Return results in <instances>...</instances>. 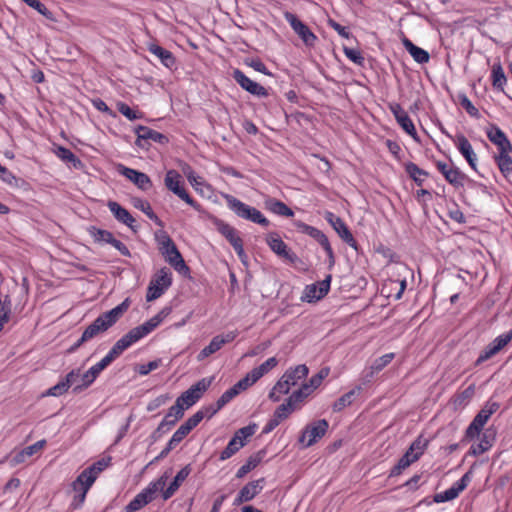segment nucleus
I'll use <instances>...</instances> for the list:
<instances>
[{
    "label": "nucleus",
    "instance_id": "1",
    "mask_svg": "<svg viewBox=\"0 0 512 512\" xmlns=\"http://www.w3.org/2000/svg\"><path fill=\"white\" fill-rule=\"evenodd\" d=\"M130 305L129 299H125L122 303L113 309L100 314L82 333V341H90L100 334L111 328L128 310Z\"/></svg>",
    "mask_w": 512,
    "mask_h": 512
},
{
    "label": "nucleus",
    "instance_id": "2",
    "mask_svg": "<svg viewBox=\"0 0 512 512\" xmlns=\"http://www.w3.org/2000/svg\"><path fill=\"white\" fill-rule=\"evenodd\" d=\"M213 377L202 378L197 383L193 384L188 390L183 392L172 406V412L175 410L177 418L184 416L185 409L193 406L211 386Z\"/></svg>",
    "mask_w": 512,
    "mask_h": 512
},
{
    "label": "nucleus",
    "instance_id": "3",
    "mask_svg": "<svg viewBox=\"0 0 512 512\" xmlns=\"http://www.w3.org/2000/svg\"><path fill=\"white\" fill-rule=\"evenodd\" d=\"M225 200L228 208L233 211L237 217L263 227L270 225V221L255 207L242 202L232 195H225Z\"/></svg>",
    "mask_w": 512,
    "mask_h": 512
},
{
    "label": "nucleus",
    "instance_id": "4",
    "mask_svg": "<svg viewBox=\"0 0 512 512\" xmlns=\"http://www.w3.org/2000/svg\"><path fill=\"white\" fill-rule=\"evenodd\" d=\"M157 241L160 245L159 250L165 256L166 261L179 273L189 272V267L186 265L181 253L171 237L163 232L157 236Z\"/></svg>",
    "mask_w": 512,
    "mask_h": 512
},
{
    "label": "nucleus",
    "instance_id": "5",
    "mask_svg": "<svg viewBox=\"0 0 512 512\" xmlns=\"http://www.w3.org/2000/svg\"><path fill=\"white\" fill-rule=\"evenodd\" d=\"M500 405L497 402L488 401L482 409L476 414L472 422L469 424L465 431L462 442H469L476 437L480 436L485 424L492 414H494Z\"/></svg>",
    "mask_w": 512,
    "mask_h": 512
},
{
    "label": "nucleus",
    "instance_id": "6",
    "mask_svg": "<svg viewBox=\"0 0 512 512\" xmlns=\"http://www.w3.org/2000/svg\"><path fill=\"white\" fill-rule=\"evenodd\" d=\"M171 311V307H164L151 319L131 329L128 333H126L123 336L124 339H126L128 345H133L134 343H136L137 341L151 333L161 324V322L171 313Z\"/></svg>",
    "mask_w": 512,
    "mask_h": 512
},
{
    "label": "nucleus",
    "instance_id": "7",
    "mask_svg": "<svg viewBox=\"0 0 512 512\" xmlns=\"http://www.w3.org/2000/svg\"><path fill=\"white\" fill-rule=\"evenodd\" d=\"M168 476L163 475L158 480L151 482L145 489L138 493L125 507L126 512H135L152 502L156 493L166 485Z\"/></svg>",
    "mask_w": 512,
    "mask_h": 512
},
{
    "label": "nucleus",
    "instance_id": "8",
    "mask_svg": "<svg viewBox=\"0 0 512 512\" xmlns=\"http://www.w3.org/2000/svg\"><path fill=\"white\" fill-rule=\"evenodd\" d=\"M212 222L217 231L232 245L238 257L242 262H244L247 255L244 251L243 241L239 236L238 231L233 226L219 218H213Z\"/></svg>",
    "mask_w": 512,
    "mask_h": 512
},
{
    "label": "nucleus",
    "instance_id": "9",
    "mask_svg": "<svg viewBox=\"0 0 512 512\" xmlns=\"http://www.w3.org/2000/svg\"><path fill=\"white\" fill-rule=\"evenodd\" d=\"M308 371L304 364L288 369L275 384V389L279 390V394H288L292 386L308 375Z\"/></svg>",
    "mask_w": 512,
    "mask_h": 512
},
{
    "label": "nucleus",
    "instance_id": "10",
    "mask_svg": "<svg viewBox=\"0 0 512 512\" xmlns=\"http://www.w3.org/2000/svg\"><path fill=\"white\" fill-rule=\"evenodd\" d=\"M329 424L325 419L317 420L307 425L299 437V442L305 448L312 446L318 439L322 438L327 430Z\"/></svg>",
    "mask_w": 512,
    "mask_h": 512
},
{
    "label": "nucleus",
    "instance_id": "11",
    "mask_svg": "<svg viewBox=\"0 0 512 512\" xmlns=\"http://www.w3.org/2000/svg\"><path fill=\"white\" fill-rule=\"evenodd\" d=\"M284 18L306 46H314L317 37L306 24L291 12H286Z\"/></svg>",
    "mask_w": 512,
    "mask_h": 512
},
{
    "label": "nucleus",
    "instance_id": "12",
    "mask_svg": "<svg viewBox=\"0 0 512 512\" xmlns=\"http://www.w3.org/2000/svg\"><path fill=\"white\" fill-rule=\"evenodd\" d=\"M512 339V331L501 334L488 344L480 353L475 365H480L499 353Z\"/></svg>",
    "mask_w": 512,
    "mask_h": 512
},
{
    "label": "nucleus",
    "instance_id": "13",
    "mask_svg": "<svg viewBox=\"0 0 512 512\" xmlns=\"http://www.w3.org/2000/svg\"><path fill=\"white\" fill-rule=\"evenodd\" d=\"M134 132L137 135L135 145L143 149H148V140L159 144H166L169 141L166 135L143 125H138Z\"/></svg>",
    "mask_w": 512,
    "mask_h": 512
},
{
    "label": "nucleus",
    "instance_id": "14",
    "mask_svg": "<svg viewBox=\"0 0 512 512\" xmlns=\"http://www.w3.org/2000/svg\"><path fill=\"white\" fill-rule=\"evenodd\" d=\"M238 333L236 331L228 332L225 335H216L212 338L209 345L204 347L197 355V360L202 361L210 355L219 351L225 344L232 342Z\"/></svg>",
    "mask_w": 512,
    "mask_h": 512
},
{
    "label": "nucleus",
    "instance_id": "15",
    "mask_svg": "<svg viewBox=\"0 0 512 512\" xmlns=\"http://www.w3.org/2000/svg\"><path fill=\"white\" fill-rule=\"evenodd\" d=\"M233 79L245 91L257 97H267L268 91L266 88L251 80L241 70L235 69L232 73Z\"/></svg>",
    "mask_w": 512,
    "mask_h": 512
},
{
    "label": "nucleus",
    "instance_id": "16",
    "mask_svg": "<svg viewBox=\"0 0 512 512\" xmlns=\"http://www.w3.org/2000/svg\"><path fill=\"white\" fill-rule=\"evenodd\" d=\"M331 275H327L326 278L317 283L307 285L302 296V300L307 302H314L322 299L330 289Z\"/></svg>",
    "mask_w": 512,
    "mask_h": 512
},
{
    "label": "nucleus",
    "instance_id": "17",
    "mask_svg": "<svg viewBox=\"0 0 512 512\" xmlns=\"http://www.w3.org/2000/svg\"><path fill=\"white\" fill-rule=\"evenodd\" d=\"M118 172L133 182L142 191H148L152 187V181L149 176L143 172L128 168L122 164L118 165Z\"/></svg>",
    "mask_w": 512,
    "mask_h": 512
},
{
    "label": "nucleus",
    "instance_id": "18",
    "mask_svg": "<svg viewBox=\"0 0 512 512\" xmlns=\"http://www.w3.org/2000/svg\"><path fill=\"white\" fill-rule=\"evenodd\" d=\"M389 109L391 113L394 115L400 127L411 137L417 139V132L415 126L407 112L402 108V106L399 103L394 102L389 104Z\"/></svg>",
    "mask_w": 512,
    "mask_h": 512
},
{
    "label": "nucleus",
    "instance_id": "19",
    "mask_svg": "<svg viewBox=\"0 0 512 512\" xmlns=\"http://www.w3.org/2000/svg\"><path fill=\"white\" fill-rule=\"evenodd\" d=\"M325 219L332 225L334 230L344 242H346L350 247L357 249L356 240L354 239L347 225L340 217L336 216L332 212H327Z\"/></svg>",
    "mask_w": 512,
    "mask_h": 512
},
{
    "label": "nucleus",
    "instance_id": "20",
    "mask_svg": "<svg viewBox=\"0 0 512 512\" xmlns=\"http://www.w3.org/2000/svg\"><path fill=\"white\" fill-rule=\"evenodd\" d=\"M46 445L45 440H39L36 443L27 446L19 451H14L9 457V463L11 467H15L22 463H25L30 457L39 452Z\"/></svg>",
    "mask_w": 512,
    "mask_h": 512
},
{
    "label": "nucleus",
    "instance_id": "21",
    "mask_svg": "<svg viewBox=\"0 0 512 512\" xmlns=\"http://www.w3.org/2000/svg\"><path fill=\"white\" fill-rule=\"evenodd\" d=\"M436 167L445 180L454 187H462L464 185L466 175L458 167H450L447 163L441 161L436 163Z\"/></svg>",
    "mask_w": 512,
    "mask_h": 512
},
{
    "label": "nucleus",
    "instance_id": "22",
    "mask_svg": "<svg viewBox=\"0 0 512 512\" xmlns=\"http://www.w3.org/2000/svg\"><path fill=\"white\" fill-rule=\"evenodd\" d=\"M130 345H128L126 339L122 336L110 349L108 354L93 367L100 374L112 361H114L117 357H119L126 349H128Z\"/></svg>",
    "mask_w": 512,
    "mask_h": 512
},
{
    "label": "nucleus",
    "instance_id": "23",
    "mask_svg": "<svg viewBox=\"0 0 512 512\" xmlns=\"http://www.w3.org/2000/svg\"><path fill=\"white\" fill-rule=\"evenodd\" d=\"M130 345H128L126 339L122 336L110 349L108 354L93 367L100 374L112 361H114L117 357H119L126 349H128Z\"/></svg>",
    "mask_w": 512,
    "mask_h": 512
},
{
    "label": "nucleus",
    "instance_id": "24",
    "mask_svg": "<svg viewBox=\"0 0 512 512\" xmlns=\"http://www.w3.org/2000/svg\"><path fill=\"white\" fill-rule=\"evenodd\" d=\"M488 139L497 146L498 153L512 152V144L505 133L496 125H491L487 129Z\"/></svg>",
    "mask_w": 512,
    "mask_h": 512
},
{
    "label": "nucleus",
    "instance_id": "25",
    "mask_svg": "<svg viewBox=\"0 0 512 512\" xmlns=\"http://www.w3.org/2000/svg\"><path fill=\"white\" fill-rule=\"evenodd\" d=\"M496 440V431L493 428H487L480 436L479 443L470 447L469 453L473 456H479L488 451Z\"/></svg>",
    "mask_w": 512,
    "mask_h": 512
},
{
    "label": "nucleus",
    "instance_id": "26",
    "mask_svg": "<svg viewBox=\"0 0 512 512\" xmlns=\"http://www.w3.org/2000/svg\"><path fill=\"white\" fill-rule=\"evenodd\" d=\"M93 485V479L87 478L86 480H82L80 483L78 482V477L72 483V489L76 493L71 502V506L74 509H78L82 506L85 501L86 494L89 491L90 487Z\"/></svg>",
    "mask_w": 512,
    "mask_h": 512
},
{
    "label": "nucleus",
    "instance_id": "27",
    "mask_svg": "<svg viewBox=\"0 0 512 512\" xmlns=\"http://www.w3.org/2000/svg\"><path fill=\"white\" fill-rule=\"evenodd\" d=\"M455 144L459 152L468 162L469 166L473 170H476L477 156L468 139L463 134H458L456 135Z\"/></svg>",
    "mask_w": 512,
    "mask_h": 512
},
{
    "label": "nucleus",
    "instance_id": "28",
    "mask_svg": "<svg viewBox=\"0 0 512 512\" xmlns=\"http://www.w3.org/2000/svg\"><path fill=\"white\" fill-rule=\"evenodd\" d=\"M110 212L114 215V217L121 223L127 225L133 231H136L135 222L136 220L130 214V212L122 207L119 203L115 201H109L107 204Z\"/></svg>",
    "mask_w": 512,
    "mask_h": 512
},
{
    "label": "nucleus",
    "instance_id": "29",
    "mask_svg": "<svg viewBox=\"0 0 512 512\" xmlns=\"http://www.w3.org/2000/svg\"><path fill=\"white\" fill-rule=\"evenodd\" d=\"M266 242L270 249L278 256L291 261L294 259L295 255L290 252V249L286 243L276 233L269 234L267 236Z\"/></svg>",
    "mask_w": 512,
    "mask_h": 512
},
{
    "label": "nucleus",
    "instance_id": "30",
    "mask_svg": "<svg viewBox=\"0 0 512 512\" xmlns=\"http://www.w3.org/2000/svg\"><path fill=\"white\" fill-rule=\"evenodd\" d=\"M111 461V458H102L98 460L97 462L93 463L91 466L84 469L79 475H78V482L80 483L82 480H86L87 478H92L93 483L97 479L98 475L109 466Z\"/></svg>",
    "mask_w": 512,
    "mask_h": 512
},
{
    "label": "nucleus",
    "instance_id": "31",
    "mask_svg": "<svg viewBox=\"0 0 512 512\" xmlns=\"http://www.w3.org/2000/svg\"><path fill=\"white\" fill-rule=\"evenodd\" d=\"M95 239L97 241H102L111 244L114 248H116L121 255L123 256H130V251L128 247L121 242L120 240L116 239L113 234L107 230H101L98 229L95 234Z\"/></svg>",
    "mask_w": 512,
    "mask_h": 512
},
{
    "label": "nucleus",
    "instance_id": "32",
    "mask_svg": "<svg viewBox=\"0 0 512 512\" xmlns=\"http://www.w3.org/2000/svg\"><path fill=\"white\" fill-rule=\"evenodd\" d=\"M191 473L190 465H186L183 467L174 477L173 481L170 485L163 491L162 497L164 500H168L171 498L174 493L178 490L183 481L189 476Z\"/></svg>",
    "mask_w": 512,
    "mask_h": 512
},
{
    "label": "nucleus",
    "instance_id": "33",
    "mask_svg": "<svg viewBox=\"0 0 512 512\" xmlns=\"http://www.w3.org/2000/svg\"><path fill=\"white\" fill-rule=\"evenodd\" d=\"M148 50L155 55L157 58L160 59L161 63L167 67L172 68L175 63L176 59L174 55L167 49L157 45V44H150L148 47Z\"/></svg>",
    "mask_w": 512,
    "mask_h": 512
},
{
    "label": "nucleus",
    "instance_id": "34",
    "mask_svg": "<svg viewBox=\"0 0 512 512\" xmlns=\"http://www.w3.org/2000/svg\"><path fill=\"white\" fill-rule=\"evenodd\" d=\"M362 388L361 386H357L350 390L349 392L343 394L340 398H338L332 405V409L334 412H340L346 407L350 406L355 398L359 396L361 393Z\"/></svg>",
    "mask_w": 512,
    "mask_h": 512
},
{
    "label": "nucleus",
    "instance_id": "35",
    "mask_svg": "<svg viewBox=\"0 0 512 512\" xmlns=\"http://www.w3.org/2000/svg\"><path fill=\"white\" fill-rule=\"evenodd\" d=\"M402 43L405 49L409 52V54L417 63L424 64L429 61L430 56L426 50L416 46L408 38H404Z\"/></svg>",
    "mask_w": 512,
    "mask_h": 512
},
{
    "label": "nucleus",
    "instance_id": "36",
    "mask_svg": "<svg viewBox=\"0 0 512 512\" xmlns=\"http://www.w3.org/2000/svg\"><path fill=\"white\" fill-rule=\"evenodd\" d=\"M264 204L265 208L274 214L285 217H292L294 215V212L291 208H289L284 202L275 198L266 199Z\"/></svg>",
    "mask_w": 512,
    "mask_h": 512
},
{
    "label": "nucleus",
    "instance_id": "37",
    "mask_svg": "<svg viewBox=\"0 0 512 512\" xmlns=\"http://www.w3.org/2000/svg\"><path fill=\"white\" fill-rule=\"evenodd\" d=\"M165 186L168 190L173 192L175 195H177L179 192H181L183 187V181L182 176L177 172L176 170H169L167 171L164 179Z\"/></svg>",
    "mask_w": 512,
    "mask_h": 512
},
{
    "label": "nucleus",
    "instance_id": "38",
    "mask_svg": "<svg viewBox=\"0 0 512 512\" xmlns=\"http://www.w3.org/2000/svg\"><path fill=\"white\" fill-rule=\"evenodd\" d=\"M132 204L136 209L141 210L150 220L154 221L157 225L162 226V221L154 213L150 203L141 198H132Z\"/></svg>",
    "mask_w": 512,
    "mask_h": 512
},
{
    "label": "nucleus",
    "instance_id": "39",
    "mask_svg": "<svg viewBox=\"0 0 512 512\" xmlns=\"http://www.w3.org/2000/svg\"><path fill=\"white\" fill-rule=\"evenodd\" d=\"M405 171L418 186H421L424 183L425 178L429 176L427 171L421 169L413 162L405 164Z\"/></svg>",
    "mask_w": 512,
    "mask_h": 512
},
{
    "label": "nucleus",
    "instance_id": "40",
    "mask_svg": "<svg viewBox=\"0 0 512 512\" xmlns=\"http://www.w3.org/2000/svg\"><path fill=\"white\" fill-rule=\"evenodd\" d=\"M264 481V478H260L258 480L247 483L240 490L242 492V496L244 495L248 501H251L255 496H257L262 491Z\"/></svg>",
    "mask_w": 512,
    "mask_h": 512
},
{
    "label": "nucleus",
    "instance_id": "41",
    "mask_svg": "<svg viewBox=\"0 0 512 512\" xmlns=\"http://www.w3.org/2000/svg\"><path fill=\"white\" fill-rule=\"evenodd\" d=\"M261 460H262V452H258L257 454L251 455L247 459L246 463L238 469V471L236 473V477L243 478L246 474H248L250 471L255 469L259 465Z\"/></svg>",
    "mask_w": 512,
    "mask_h": 512
},
{
    "label": "nucleus",
    "instance_id": "42",
    "mask_svg": "<svg viewBox=\"0 0 512 512\" xmlns=\"http://www.w3.org/2000/svg\"><path fill=\"white\" fill-rule=\"evenodd\" d=\"M509 153L510 152H503L494 156L499 170L505 177L512 173V158L509 156Z\"/></svg>",
    "mask_w": 512,
    "mask_h": 512
},
{
    "label": "nucleus",
    "instance_id": "43",
    "mask_svg": "<svg viewBox=\"0 0 512 512\" xmlns=\"http://www.w3.org/2000/svg\"><path fill=\"white\" fill-rule=\"evenodd\" d=\"M507 82L506 75L500 63H495L492 67V85L494 88L503 91Z\"/></svg>",
    "mask_w": 512,
    "mask_h": 512
},
{
    "label": "nucleus",
    "instance_id": "44",
    "mask_svg": "<svg viewBox=\"0 0 512 512\" xmlns=\"http://www.w3.org/2000/svg\"><path fill=\"white\" fill-rule=\"evenodd\" d=\"M99 376V373L96 371V369L92 366L89 370H87L82 376H81V384H77L74 386L73 391L75 393H79L83 391L84 389L88 388Z\"/></svg>",
    "mask_w": 512,
    "mask_h": 512
},
{
    "label": "nucleus",
    "instance_id": "45",
    "mask_svg": "<svg viewBox=\"0 0 512 512\" xmlns=\"http://www.w3.org/2000/svg\"><path fill=\"white\" fill-rule=\"evenodd\" d=\"M416 461H417V455L413 456L407 450L405 452V454L399 459L398 463L391 470V475H393V476L400 475L404 469H406L407 467H409L412 463H414Z\"/></svg>",
    "mask_w": 512,
    "mask_h": 512
},
{
    "label": "nucleus",
    "instance_id": "46",
    "mask_svg": "<svg viewBox=\"0 0 512 512\" xmlns=\"http://www.w3.org/2000/svg\"><path fill=\"white\" fill-rule=\"evenodd\" d=\"M152 281L161 286L166 291L172 284V273L166 267L161 268L155 274Z\"/></svg>",
    "mask_w": 512,
    "mask_h": 512
},
{
    "label": "nucleus",
    "instance_id": "47",
    "mask_svg": "<svg viewBox=\"0 0 512 512\" xmlns=\"http://www.w3.org/2000/svg\"><path fill=\"white\" fill-rule=\"evenodd\" d=\"M278 364V360L276 357L268 358L265 362H263L260 366L253 368L251 371L253 376L259 380L262 376L267 374L270 370L276 367Z\"/></svg>",
    "mask_w": 512,
    "mask_h": 512
},
{
    "label": "nucleus",
    "instance_id": "48",
    "mask_svg": "<svg viewBox=\"0 0 512 512\" xmlns=\"http://www.w3.org/2000/svg\"><path fill=\"white\" fill-rule=\"evenodd\" d=\"M245 446V442L237 441L234 438H231L226 448L220 453V460L224 461L232 457L235 453H237L242 447Z\"/></svg>",
    "mask_w": 512,
    "mask_h": 512
},
{
    "label": "nucleus",
    "instance_id": "49",
    "mask_svg": "<svg viewBox=\"0 0 512 512\" xmlns=\"http://www.w3.org/2000/svg\"><path fill=\"white\" fill-rule=\"evenodd\" d=\"M55 154L61 160L72 163L74 167H77L81 164L80 159L77 158L70 149L63 146H58L55 150Z\"/></svg>",
    "mask_w": 512,
    "mask_h": 512
},
{
    "label": "nucleus",
    "instance_id": "50",
    "mask_svg": "<svg viewBox=\"0 0 512 512\" xmlns=\"http://www.w3.org/2000/svg\"><path fill=\"white\" fill-rule=\"evenodd\" d=\"M181 418H177L175 411L172 412V406L169 408L168 413L157 427V432L169 431Z\"/></svg>",
    "mask_w": 512,
    "mask_h": 512
},
{
    "label": "nucleus",
    "instance_id": "51",
    "mask_svg": "<svg viewBox=\"0 0 512 512\" xmlns=\"http://www.w3.org/2000/svg\"><path fill=\"white\" fill-rule=\"evenodd\" d=\"M428 445V440L423 438L422 436H418L410 445L408 448V451L413 456L417 455V460L421 457V455L424 453L426 447Z\"/></svg>",
    "mask_w": 512,
    "mask_h": 512
},
{
    "label": "nucleus",
    "instance_id": "52",
    "mask_svg": "<svg viewBox=\"0 0 512 512\" xmlns=\"http://www.w3.org/2000/svg\"><path fill=\"white\" fill-rule=\"evenodd\" d=\"M256 429H257L256 424H250L248 426L238 429L232 438L236 439L237 441L246 443V440L249 437L254 435V433L256 432Z\"/></svg>",
    "mask_w": 512,
    "mask_h": 512
},
{
    "label": "nucleus",
    "instance_id": "53",
    "mask_svg": "<svg viewBox=\"0 0 512 512\" xmlns=\"http://www.w3.org/2000/svg\"><path fill=\"white\" fill-rule=\"evenodd\" d=\"M329 375V368L321 369L317 374L313 375L308 384H304V389H311L312 391L320 386L324 378Z\"/></svg>",
    "mask_w": 512,
    "mask_h": 512
},
{
    "label": "nucleus",
    "instance_id": "54",
    "mask_svg": "<svg viewBox=\"0 0 512 512\" xmlns=\"http://www.w3.org/2000/svg\"><path fill=\"white\" fill-rule=\"evenodd\" d=\"M459 494L460 493L452 485V487L445 490L444 492L435 494L433 500L436 503H443V502L451 501V500L457 498Z\"/></svg>",
    "mask_w": 512,
    "mask_h": 512
},
{
    "label": "nucleus",
    "instance_id": "55",
    "mask_svg": "<svg viewBox=\"0 0 512 512\" xmlns=\"http://www.w3.org/2000/svg\"><path fill=\"white\" fill-rule=\"evenodd\" d=\"M395 354L394 353H388L385 354L377 359L374 360V362L371 365V369L373 372H379L382 369H384L388 364L391 363V361L394 359Z\"/></svg>",
    "mask_w": 512,
    "mask_h": 512
},
{
    "label": "nucleus",
    "instance_id": "56",
    "mask_svg": "<svg viewBox=\"0 0 512 512\" xmlns=\"http://www.w3.org/2000/svg\"><path fill=\"white\" fill-rule=\"evenodd\" d=\"M295 410V406H292L287 400L281 404L275 411L274 416L281 422L288 418V416Z\"/></svg>",
    "mask_w": 512,
    "mask_h": 512
},
{
    "label": "nucleus",
    "instance_id": "57",
    "mask_svg": "<svg viewBox=\"0 0 512 512\" xmlns=\"http://www.w3.org/2000/svg\"><path fill=\"white\" fill-rule=\"evenodd\" d=\"M460 105L466 110V112L472 117H479L478 109L472 104L469 98L465 94L458 95Z\"/></svg>",
    "mask_w": 512,
    "mask_h": 512
},
{
    "label": "nucleus",
    "instance_id": "58",
    "mask_svg": "<svg viewBox=\"0 0 512 512\" xmlns=\"http://www.w3.org/2000/svg\"><path fill=\"white\" fill-rule=\"evenodd\" d=\"M164 292L165 290L161 286L151 280L147 289L146 300L148 302L154 301L158 299Z\"/></svg>",
    "mask_w": 512,
    "mask_h": 512
},
{
    "label": "nucleus",
    "instance_id": "59",
    "mask_svg": "<svg viewBox=\"0 0 512 512\" xmlns=\"http://www.w3.org/2000/svg\"><path fill=\"white\" fill-rule=\"evenodd\" d=\"M117 109L122 115H124L129 120H136L142 118L141 113L134 111L124 102H118Z\"/></svg>",
    "mask_w": 512,
    "mask_h": 512
},
{
    "label": "nucleus",
    "instance_id": "60",
    "mask_svg": "<svg viewBox=\"0 0 512 512\" xmlns=\"http://www.w3.org/2000/svg\"><path fill=\"white\" fill-rule=\"evenodd\" d=\"M69 388L70 387L68 385V382H65L64 380H61L56 385H54L51 388H49L44 395L55 396V397L61 396L64 393H66Z\"/></svg>",
    "mask_w": 512,
    "mask_h": 512
},
{
    "label": "nucleus",
    "instance_id": "61",
    "mask_svg": "<svg viewBox=\"0 0 512 512\" xmlns=\"http://www.w3.org/2000/svg\"><path fill=\"white\" fill-rule=\"evenodd\" d=\"M258 380L255 376H253L252 371H250L244 378L239 380L236 384L233 386L239 391L242 392L246 390L248 387L252 386L254 383H256Z\"/></svg>",
    "mask_w": 512,
    "mask_h": 512
},
{
    "label": "nucleus",
    "instance_id": "62",
    "mask_svg": "<svg viewBox=\"0 0 512 512\" xmlns=\"http://www.w3.org/2000/svg\"><path fill=\"white\" fill-rule=\"evenodd\" d=\"M244 63L247 66L253 68L255 71H258L265 75H271V73L268 71L265 64L258 58H247V59H245Z\"/></svg>",
    "mask_w": 512,
    "mask_h": 512
},
{
    "label": "nucleus",
    "instance_id": "63",
    "mask_svg": "<svg viewBox=\"0 0 512 512\" xmlns=\"http://www.w3.org/2000/svg\"><path fill=\"white\" fill-rule=\"evenodd\" d=\"M311 391V389H304L303 385L302 388L294 391L292 395L287 399V401L291 403L292 406H295L297 403L301 402L305 397H307Z\"/></svg>",
    "mask_w": 512,
    "mask_h": 512
},
{
    "label": "nucleus",
    "instance_id": "64",
    "mask_svg": "<svg viewBox=\"0 0 512 512\" xmlns=\"http://www.w3.org/2000/svg\"><path fill=\"white\" fill-rule=\"evenodd\" d=\"M239 393L240 392L234 386H232L231 388L226 390L217 401L219 402L220 406L224 407Z\"/></svg>",
    "mask_w": 512,
    "mask_h": 512
}]
</instances>
